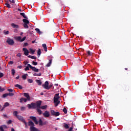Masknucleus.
Segmentation results:
<instances>
[{
  "label": "nucleus",
  "mask_w": 131,
  "mask_h": 131,
  "mask_svg": "<svg viewBox=\"0 0 131 131\" xmlns=\"http://www.w3.org/2000/svg\"><path fill=\"white\" fill-rule=\"evenodd\" d=\"M60 96L59 95V93H57L55 95L54 97V103L55 104V107H57L59 104H60Z\"/></svg>",
  "instance_id": "f257e3e1"
},
{
  "label": "nucleus",
  "mask_w": 131,
  "mask_h": 131,
  "mask_svg": "<svg viewBox=\"0 0 131 131\" xmlns=\"http://www.w3.org/2000/svg\"><path fill=\"white\" fill-rule=\"evenodd\" d=\"M27 106L29 109H35V108H36V103L32 102L31 104H28Z\"/></svg>",
  "instance_id": "f03ea898"
},
{
  "label": "nucleus",
  "mask_w": 131,
  "mask_h": 131,
  "mask_svg": "<svg viewBox=\"0 0 131 131\" xmlns=\"http://www.w3.org/2000/svg\"><path fill=\"white\" fill-rule=\"evenodd\" d=\"M7 43L9 45V46H14V43H15V41L12 39L8 38L6 41Z\"/></svg>",
  "instance_id": "7ed1b4c3"
},
{
  "label": "nucleus",
  "mask_w": 131,
  "mask_h": 131,
  "mask_svg": "<svg viewBox=\"0 0 131 131\" xmlns=\"http://www.w3.org/2000/svg\"><path fill=\"white\" fill-rule=\"evenodd\" d=\"M21 38V36L15 37V39H16V40H18V41H20V42H22L24 41L25 39H26V36H24L22 39Z\"/></svg>",
  "instance_id": "20e7f679"
},
{
  "label": "nucleus",
  "mask_w": 131,
  "mask_h": 131,
  "mask_svg": "<svg viewBox=\"0 0 131 131\" xmlns=\"http://www.w3.org/2000/svg\"><path fill=\"white\" fill-rule=\"evenodd\" d=\"M51 114L52 116H59L60 115V113L59 112H56L54 110L51 111Z\"/></svg>",
  "instance_id": "39448f33"
},
{
  "label": "nucleus",
  "mask_w": 131,
  "mask_h": 131,
  "mask_svg": "<svg viewBox=\"0 0 131 131\" xmlns=\"http://www.w3.org/2000/svg\"><path fill=\"white\" fill-rule=\"evenodd\" d=\"M27 65L30 69H32V70L34 71V72H38V69H36V68L32 67L30 64H28Z\"/></svg>",
  "instance_id": "423d86ee"
},
{
  "label": "nucleus",
  "mask_w": 131,
  "mask_h": 131,
  "mask_svg": "<svg viewBox=\"0 0 131 131\" xmlns=\"http://www.w3.org/2000/svg\"><path fill=\"white\" fill-rule=\"evenodd\" d=\"M42 86L44 89H45V90H49V81H46L45 82V84L42 85Z\"/></svg>",
  "instance_id": "0eeeda50"
},
{
  "label": "nucleus",
  "mask_w": 131,
  "mask_h": 131,
  "mask_svg": "<svg viewBox=\"0 0 131 131\" xmlns=\"http://www.w3.org/2000/svg\"><path fill=\"white\" fill-rule=\"evenodd\" d=\"M43 116L44 117H50V112L46 111L44 113H43Z\"/></svg>",
  "instance_id": "6e6552de"
},
{
  "label": "nucleus",
  "mask_w": 131,
  "mask_h": 131,
  "mask_svg": "<svg viewBox=\"0 0 131 131\" xmlns=\"http://www.w3.org/2000/svg\"><path fill=\"white\" fill-rule=\"evenodd\" d=\"M23 51L24 52V55H25V56H28V55H29V51L27 49L23 48Z\"/></svg>",
  "instance_id": "1a4fd4ad"
},
{
  "label": "nucleus",
  "mask_w": 131,
  "mask_h": 131,
  "mask_svg": "<svg viewBox=\"0 0 131 131\" xmlns=\"http://www.w3.org/2000/svg\"><path fill=\"white\" fill-rule=\"evenodd\" d=\"M17 119L18 120H20V121H21V122H24L25 121V119H24V118L22 117V116H17Z\"/></svg>",
  "instance_id": "9d476101"
},
{
  "label": "nucleus",
  "mask_w": 131,
  "mask_h": 131,
  "mask_svg": "<svg viewBox=\"0 0 131 131\" xmlns=\"http://www.w3.org/2000/svg\"><path fill=\"white\" fill-rule=\"evenodd\" d=\"M24 96L26 98L28 101H30V96H29V94L25 93H24Z\"/></svg>",
  "instance_id": "9b49d317"
},
{
  "label": "nucleus",
  "mask_w": 131,
  "mask_h": 131,
  "mask_svg": "<svg viewBox=\"0 0 131 131\" xmlns=\"http://www.w3.org/2000/svg\"><path fill=\"white\" fill-rule=\"evenodd\" d=\"M27 101H28V100L24 97H21L20 99V103H23V102H24L25 103H26Z\"/></svg>",
  "instance_id": "f8f14e48"
},
{
  "label": "nucleus",
  "mask_w": 131,
  "mask_h": 131,
  "mask_svg": "<svg viewBox=\"0 0 131 131\" xmlns=\"http://www.w3.org/2000/svg\"><path fill=\"white\" fill-rule=\"evenodd\" d=\"M30 131H40L38 130V129L36 128L35 127L33 126H31L30 127Z\"/></svg>",
  "instance_id": "ddd939ff"
},
{
  "label": "nucleus",
  "mask_w": 131,
  "mask_h": 131,
  "mask_svg": "<svg viewBox=\"0 0 131 131\" xmlns=\"http://www.w3.org/2000/svg\"><path fill=\"white\" fill-rule=\"evenodd\" d=\"M40 105H41V101L39 100L36 102V107H37V108H39L40 107Z\"/></svg>",
  "instance_id": "4468645a"
},
{
  "label": "nucleus",
  "mask_w": 131,
  "mask_h": 131,
  "mask_svg": "<svg viewBox=\"0 0 131 131\" xmlns=\"http://www.w3.org/2000/svg\"><path fill=\"white\" fill-rule=\"evenodd\" d=\"M28 125H29V126H30V127H31V126L34 127V123H33V122L31 121H29L28 122Z\"/></svg>",
  "instance_id": "2eb2a0df"
},
{
  "label": "nucleus",
  "mask_w": 131,
  "mask_h": 131,
  "mask_svg": "<svg viewBox=\"0 0 131 131\" xmlns=\"http://www.w3.org/2000/svg\"><path fill=\"white\" fill-rule=\"evenodd\" d=\"M42 47L43 48V50L45 52H48V48H47V45L46 43L42 44Z\"/></svg>",
  "instance_id": "dca6fc26"
},
{
  "label": "nucleus",
  "mask_w": 131,
  "mask_h": 131,
  "mask_svg": "<svg viewBox=\"0 0 131 131\" xmlns=\"http://www.w3.org/2000/svg\"><path fill=\"white\" fill-rule=\"evenodd\" d=\"M23 22H24V24H29V20H28L26 18H24L23 19Z\"/></svg>",
  "instance_id": "f3484780"
},
{
  "label": "nucleus",
  "mask_w": 131,
  "mask_h": 131,
  "mask_svg": "<svg viewBox=\"0 0 131 131\" xmlns=\"http://www.w3.org/2000/svg\"><path fill=\"white\" fill-rule=\"evenodd\" d=\"M11 26L13 28H19V26L14 23L11 24Z\"/></svg>",
  "instance_id": "a211bd4d"
},
{
  "label": "nucleus",
  "mask_w": 131,
  "mask_h": 131,
  "mask_svg": "<svg viewBox=\"0 0 131 131\" xmlns=\"http://www.w3.org/2000/svg\"><path fill=\"white\" fill-rule=\"evenodd\" d=\"M35 31L37 32V33H38V34H42V32L40 31V30L38 28H36L35 29Z\"/></svg>",
  "instance_id": "6ab92c4d"
},
{
  "label": "nucleus",
  "mask_w": 131,
  "mask_h": 131,
  "mask_svg": "<svg viewBox=\"0 0 131 131\" xmlns=\"http://www.w3.org/2000/svg\"><path fill=\"white\" fill-rule=\"evenodd\" d=\"M20 16H22L23 18H25V19H28V17L25 15V13L21 12L20 13Z\"/></svg>",
  "instance_id": "aec40b11"
},
{
  "label": "nucleus",
  "mask_w": 131,
  "mask_h": 131,
  "mask_svg": "<svg viewBox=\"0 0 131 131\" xmlns=\"http://www.w3.org/2000/svg\"><path fill=\"white\" fill-rule=\"evenodd\" d=\"M40 109H42L43 110H47V108H48V105H45L41 106L39 107Z\"/></svg>",
  "instance_id": "412c9836"
},
{
  "label": "nucleus",
  "mask_w": 131,
  "mask_h": 131,
  "mask_svg": "<svg viewBox=\"0 0 131 131\" xmlns=\"http://www.w3.org/2000/svg\"><path fill=\"white\" fill-rule=\"evenodd\" d=\"M15 87L18 88V89H19V90H22V89H23V86H22L20 85H19L18 84H15Z\"/></svg>",
  "instance_id": "4be33fe9"
},
{
  "label": "nucleus",
  "mask_w": 131,
  "mask_h": 131,
  "mask_svg": "<svg viewBox=\"0 0 131 131\" xmlns=\"http://www.w3.org/2000/svg\"><path fill=\"white\" fill-rule=\"evenodd\" d=\"M37 112H38L39 115H41V114H42V112L39 108H37Z\"/></svg>",
  "instance_id": "5701e85b"
},
{
  "label": "nucleus",
  "mask_w": 131,
  "mask_h": 131,
  "mask_svg": "<svg viewBox=\"0 0 131 131\" xmlns=\"http://www.w3.org/2000/svg\"><path fill=\"white\" fill-rule=\"evenodd\" d=\"M29 51L30 52L31 54H32V55H34V53H35V51L33 50L32 48H30L29 49Z\"/></svg>",
  "instance_id": "b1692460"
},
{
  "label": "nucleus",
  "mask_w": 131,
  "mask_h": 131,
  "mask_svg": "<svg viewBox=\"0 0 131 131\" xmlns=\"http://www.w3.org/2000/svg\"><path fill=\"white\" fill-rule=\"evenodd\" d=\"M30 119H32V120H33V121H35L37 119H36V117H34V116H30Z\"/></svg>",
  "instance_id": "393cba45"
},
{
  "label": "nucleus",
  "mask_w": 131,
  "mask_h": 131,
  "mask_svg": "<svg viewBox=\"0 0 131 131\" xmlns=\"http://www.w3.org/2000/svg\"><path fill=\"white\" fill-rule=\"evenodd\" d=\"M27 75H28V74H26L22 76V78L24 79V80H25L26 78H27Z\"/></svg>",
  "instance_id": "a878e982"
},
{
  "label": "nucleus",
  "mask_w": 131,
  "mask_h": 131,
  "mask_svg": "<svg viewBox=\"0 0 131 131\" xmlns=\"http://www.w3.org/2000/svg\"><path fill=\"white\" fill-rule=\"evenodd\" d=\"M41 54V51L40 50V49H39L37 51V55L38 56V58H39V56H40V54Z\"/></svg>",
  "instance_id": "bb28decb"
},
{
  "label": "nucleus",
  "mask_w": 131,
  "mask_h": 131,
  "mask_svg": "<svg viewBox=\"0 0 131 131\" xmlns=\"http://www.w3.org/2000/svg\"><path fill=\"white\" fill-rule=\"evenodd\" d=\"M33 76H41V73H39L38 74H37L35 73L33 74Z\"/></svg>",
  "instance_id": "cd10ccee"
},
{
  "label": "nucleus",
  "mask_w": 131,
  "mask_h": 131,
  "mask_svg": "<svg viewBox=\"0 0 131 131\" xmlns=\"http://www.w3.org/2000/svg\"><path fill=\"white\" fill-rule=\"evenodd\" d=\"M28 24H24L23 25L24 27V28H25L26 29L27 28H29V27L28 26Z\"/></svg>",
  "instance_id": "c85d7f7f"
},
{
  "label": "nucleus",
  "mask_w": 131,
  "mask_h": 131,
  "mask_svg": "<svg viewBox=\"0 0 131 131\" xmlns=\"http://www.w3.org/2000/svg\"><path fill=\"white\" fill-rule=\"evenodd\" d=\"M14 116H16V117L18 116V112L17 111H14L13 112V113Z\"/></svg>",
  "instance_id": "c756f323"
},
{
  "label": "nucleus",
  "mask_w": 131,
  "mask_h": 131,
  "mask_svg": "<svg viewBox=\"0 0 131 131\" xmlns=\"http://www.w3.org/2000/svg\"><path fill=\"white\" fill-rule=\"evenodd\" d=\"M36 82L37 83H38V85H41V81H40V80H36Z\"/></svg>",
  "instance_id": "7c9ffc66"
},
{
  "label": "nucleus",
  "mask_w": 131,
  "mask_h": 131,
  "mask_svg": "<svg viewBox=\"0 0 131 131\" xmlns=\"http://www.w3.org/2000/svg\"><path fill=\"white\" fill-rule=\"evenodd\" d=\"M64 128H66V129L69 128V125L66 123L64 124Z\"/></svg>",
  "instance_id": "2f4dec72"
},
{
  "label": "nucleus",
  "mask_w": 131,
  "mask_h": 131,
  "mask_svg": "<svg viewBox=\"0 0 131 131\" xmlns=\"http://www.w3.org/2000/svg\"><path fill=\"white\" fill-rule=\"evenodd\" d=\"M51 64H52V60L50 59L49 63L47 65V67H50Z\"/></svg>",
  "instance_id": "473e14b6"
},
{
  "label": "nucleus",
  "mask_w": 131,
  "mask_h": 131,
  "mask_svg": "<svg viewBox=\"0 0 131 131\" xmlns=\"http://www.w3.org/2000/svg\"><path fill=\"white\" fill-rule=\"evenodd\" d=\"M62 111L64 112V114H67V109L66 107H64Z\"/></svg>",
  "instance_id": "72a5a7b5"
},
{
  "label": "nucleus",
  "mask_w": 131,
  "mask_h": 131,
  "mask_svg": "<svg viewBox=\"0 0 131 131\" xmlns=\"http://www.w3.org/2000/svg\"><path fill=\"white\" fill-rule=\"evenodd\" d=\"M39 125H42L43 124H44L42 123V121L41 120V119H39Z\"/></svg>",
  "instance_id": "f704fd0d"
},
{
  "label": "nucleus",
  "mask_w": 131,
  "mask_h": 131,
  "mask_svg": "<svg viewBox=\"0 0 131 131\" xmlns=\"http://www.w3.org/2000/svg\"><path fill=\"white\" fill-rule=\"evenodd\" d=\"M6 7L8 8V9H11V5H10V4L9 3H6L5 4Z\"/></svg>",
  "instance_id": "c9c22d12"
},
{
  "label": "nucleus",
  "mask_w": 131,
  "mask_h": 131,
  "mask_svg": "<svg viewBox=\"0 0 131 131\" xmlns=\"http://www.w3.org/2000/svg\"><path fill=\"white\" fill-rule=\"evenodd\" d=\"M26 110V107H25L24 106L20 107L21 111H25Z\"/></svg>",
  "instance_id": "e433bc0d"
},
{
  "label": "nucleus",
  "mask_w": 131,
  "mask_h": 131,
  "mask_svg": "<svg viewBox=\"0 0 131 131\" xmlns=\"http://www.w3.org/2000/svg\"><path fill=\"white\" fill-rule=\"evenodd\" d=\"M8 94V96H9L10 97H12V96H14V94L13 92H10Z\"/></svg>",
  "instance_id": "4c0bfd02"
},
{
  "label": "nucleus",
  "mask_w": 131,
  "mask_h": 131,
  "mask_svg": "<svg viewBox=\"0 0 131 131\" xmlns=\"http://www.w3.org/2000/svg\"><path fill=\"white\" fill-rule=\"evenodd\" d=\"M8 96H9L8 93L4 94L3 95V98H7Z\"/></svg>",
  "instance_id": "58836bf2"
},
{
  "label": "nucleus",
  "mask_w": 131,
  "mask_h": 131,
  "mask_svg": "<svg viewBox=\"0 0 131 131\" xmlns=\"http://www.w3.org/2000/svg\"><path fill=\"white\" fill-rule=\"evenodd\" d=\"M11 71H12V73H11L12 75H15V73H16V72H15V70L12 69Z\"/></svg>",
  "instance_id": "ea45409f"
},
{
  "label": "nucleus",
  "mask_w": 131,
  "mask_h": 131,
  "mask_svg": "<svg viewBox=\"0 0 131 131\" xmlns=\"http://www.w3.org/2000/svg\"><path fill=\"white\" fill-rule=\"evenodd\" d=\"M32 64L33 65H34V66H36V65H37V62L32 61Z\"/></svg>",
  "instance_id": "a19ab883"
},
{
  "label": "nucleus",
  "mask_w": 131,
  "mask_h": 131,
  "mask_svg": "<svg viewBox=\"0 0 131 131\" xmlns=\"http://www.w3.org/2000/svg\"><path fill=\"white\" fill-rule=\"evenodd\" d=\"M27 70H30L29 66H27L25 68V71H27Z\"/></svg>",
  "instance_id": "79ce46f5"
},
{
  "label": "nucleus",
  "mask_w": 131,
  "mask_h": 131,
  "mask_svg": "<svg viewBox=\"0 0 131 131\" xmlns=\"http://www.w3.org/2000/svg\"><path fill=\"white\" fill-rule=\"evenodd\" d=\"M9 105H10V104L9 103V102H6L4 104V107H8V106H9Z\"/></svg>",
  "instance_id": "37998d69"
},
{
  "label": "nucleus",
  "mask_w": 131,
  "mask_h": 131,
  "mask_svg": "<svg viewBox=\"0 0 131 131\" xmlns=\"http://www.w3.org/2000/svg\"><path fill=\"white\" fill-rule=\"evenodd\" d=\"M28 82H29V83H32V82H33V80L32 79H29L28 80Z\"/></svg>",
  "instance_id": "c03bdc74"
},
{
  "label": "nucleus",
  "mask_w": 131,
  "mask_h": 131,
  "mask_svg": "<svg viewBox=\"0 0 131 131\" xmlns=\"http://www.w3.org/2000/svg\"><path fill=\"white\" fill-rule=\"evenodd\" d=\"M8 92H10V93H12V92H14V90L12 89H9L7 90Z\"/></svg>",
  "instance_id": "a18cd8bd"
},
{
  "label": "nucleus",
  "mask_w": 131,
  "mask_h": 131,
  "mask_svg": "<svg viewBox=\"0 0 131 131\" xmlns=\"http://www.w3.org/2000/svg\"><path fill=\"white\" fill-rule=\"evenodd\" d=\"M5 91V88H2L1 86H0V93L2 92H4Z\"/></svg>",
  "instance_id": "49530a36"
},
{
  "label": "nucleus",
  "mask_w": 131,
  "mask_h": 131,
  "mask_svg": "<svg viewBox=\"0 0 131 131\" xmlns=\"http://www.w3.org/2000/svg\"><path fill=\"white\" fill-rule=\"evenodd\" d=\"M8 64H9V65H13V64H14V61H10L9 62Z\"/></svg>",
  "instance_id": "de8ad7c7"
},
{
  "label": "nucleus",
  "mask_w": 131,
  "mask_h": 131,
  "mask_svg": "<svg viewBox=\"0 0 131 131\" xmlns=\"http://www.w3.org/2000/svg\"><path fill=\"white\" fill-rule=\"evenodd\" d=\"M23 123L25 124V127L26 128H27L28 126H27V122L25 121L24 122H23Z\"/></svg>",
  "instance_id": "09e8293b"
},
{
  "label": "nucleus",
  "mask_w": 131,
  "mask_h": 131,
  "mask_svg": "<svg viewBox=\"0 0 131 131\" xmlns=\"http://www.w3.org/2000/svg\"><path fill=\"white\" fill-rule=\"evenodd\" d=\"M0 131H5L4 127L2 126H0Z\"/></svg>",
  "instance_id": "8fccbe9b"
},
{
  "label": "nucleus",
  "mask_w": 131,
  "mask_h": 131,
  "mask_svg": "<svg viewBox=\"0 0 131 131\" xmlns=\"http://www.w3.org/2000/svg\"><path fill=\"white\" fill-rule=\"evenodd\" d=\"M11 4H15V0H9Z\"/></svg>",
  "instance_id": "3c124183"
},
{
  "label": "nucleus",
  "mask_w": 131,
  "mask_h": 131,
  "mask_svg": "<svg viewBox=\"0 0 131 131\" xmlns=\"http://www.w3.org/2000/svg\"><path fill=\"white\" fill-rule=\"evenodd\" d=\"M52 86H53V84H50L48 85V88H49V90H50V89H51V88H52Z\"/></svg>",
  "instance_id": "603ef678"
},
{
  "label": "nucleus",
  "mask_w": 131,
  "mask_h": 131,
  "mask_svg": "<svg viewBox=\"0 0 131 131\" xmlns=\"http://www.w3.org/2000/svg\"><path fill=\"white\" fill-rule=\"evenodd\" d=\"M8 124H11V123H12V120H9L8 122H7Z\"/></svg>",
  "instance_id": "864d4df0"
},
{
  "label": "nucleus",
  "mask_w": 131,
  "mask_h": 131,
  "mask_svg": "<svg viewBox=\"0 0 131 131\" xmlns=\"http://www.w3.org/2000/svg\"><path fill=\"white\" fill-rule=\"evenodd\" d=\"M87 54H88V56H91V55H92L91 54V51H87Z\"/></svg>",
  "instance_id": "5fc2aeb1"
},
{
  "label": "nucleus",
  "mask_w": 131,
  "mask_h": 131,
  "mask_svg": "<svg viewBox=\"0 0 131 131\" xmlns=\"http://www.w3.org/2000/svg\"><path fill=\"white\" fill-rule=\"evenodd\" d=\"M4 76V74L3 73H0V78H2Z\"/></svg>",
  "instance_id": "6e6d98bb"
},
{
  "label": "nucleus",
  "mask_w": 131,
  "mask_h": 131,
  "mask_svg": "<svg viewBox=\"0 0 131 131\" xmlns=\"http://www.w3.org/2000/svg\"><path fill=\"white\" fill-rule=\"evenodd\" d=\"M4 34H5V35H7L9 34V31H7L6 32H4Z\"/></svg>",
  "instance_id": "4d7b16f0"
},
{
  "label": "nucleus",
  "mask_w": 131,
  "mask_h": 131,
  "mask_svg": "<svg viewBox=\"0 0 131 131\" xmlns=\"http://www.w3.org/2000/svg\"><path fill=\"white\" fill-rule=\"evenodd\" d=\"M28 46V43L25 42L23 46V47H27Z\"/></svg>",
  "instance_id": "13d9d810"
},
{
  "label": "nucleus",
  "mask_w": 131,
  "mask_h": 131,
  "mask_svg": "<svg viewBox=\"0 0 131 131\" xmlns=\"http://www.w3.org/2000/svg\"><path fill=\"white\" fill-rule=\"evenodd\" d=\"M2 126H3V128H4L5 129L8 128V127H7V126H6V125H3Z\"/></svg>",
  "instance_id": "bf43d9fd"
},
{
  "label": "nucleus",
  "mask_w": 131,
  "mask_h": 131,
  "mask_svg": "<svg viewBox=\"0 0 131 131\" xmlns=\"http://www.w3.org/2000/svg\"><path fill=\"white\" fill-rule=\"evenodd\" d=\"M35 124H38V122L37 121V120L34 121Z\"/></svg>",
  "instance_id": "052dcab7"
},
{
  "label": "nucleus",
  "mask_w": 131,
  "mask_h": 131,
  "mask_svg": "<svg viewBox=\"0 0 131 131\" xmlns=\"http://www.w3.org/2000/svg\"><path fill=\"white\" fill-rule=\"evenodd\" d=\"M22 67H23L22 66H18L17 67V68H18L19 69H22Z\"/></svg>",
  "instance_id": "680f3d73"
},
{
  "label": "nucleus",
  "mask_w": 131,
  "mask_h": 131,
  "mask_svg": "<svg viewBox=\"0 0 131 131\" xmlns=\"http://www.w3.org/2000/svg\"><path fill=\"white\" fill-rule=\"evenodd\" d=\"M73 129V127H71L69 128V131H72Z\"/></svg>",
  "instance_id": "e2e57ef3"
},
{
  "label": "nucleus",
  "mask_w": 131,
  "mask_h": 131,
  "mask_svg": "<svg viewBox=\"0 0 131 131\" xmlns=\"http://www.w3.org/2000/svg\"><path fill=\"white\" fill-rule=\"evenodd\" d=\"M31 59H36V57H35L34 56H32Z\"/></svg>",
  "instance_id": "0e129e2a"
},
{
  "label": "nucleus",
  "mask_w": 131,
  "mask_h": 131,
  "mask_svg": "<svg viewBox=\"0 0 131 131\" xmlns=\"http://www.w3.org/2000/svg\"><path fill=\"white\" fill-rule=\"evenodd\" d=\"M16 56H17V57H21V54L18 53Z\"/></svg>",
  "instance_id": "69168bd1"
},
{
  "label": "nucleus",
  "mask_w": 131,
  "mask_h": 131,
  "mask_svg": "<svg viewBox=\"0 0 131 131\" xmlns=\"http://www.w3.org/2000/svg\"><path fill=\"white\" fill-rule=\"evenodd\" d=\"M19 78H20V76H17L16 77V79H19Z\"/></svg>",
  "instance_id": "338daca9"
},
{
  "label": "nucleus",
  "mask_w": 131,
  "mask_h": 131,
  "mask_svg": "<svg viewBox=\"0 0 131 131\" xmlns=\"http://www.w3.org/2000/svg\"><path fill=\"white\" fill-rule=\"evenodd\" d=\"M11 131H15V129H14V128H11Z\"/></svg>",
  "instance_id": "774afa93"
}]
</instances>
